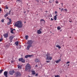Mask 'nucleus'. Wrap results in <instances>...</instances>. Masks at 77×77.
Here are the masks:
<instances>
[{
  "label": "nucleus",
  "mask_w": 77,
  "mask_h": 77,
  "mask_svg": "<svg viewBox=\"0 0 77 77\" xmlns=\"http://www.w3.org/2000/svg\"><path fill=\"white\" fill-rule=\"evenodd\" d=\"M11 23L10 22H8L7 23L8 25H9L10 24H11Z\"/></svg>",
  "instance_id": "7c9ffc66"
},
{
  "label": "nucleus",
  "mask_w": 77,
  "mask_h": 77,
  "mask_svg": "<svg viewBox=\"0 0 77 77\" xmlns=\"http://www.w3.org/2000/svg\"><path fill=\"white\" fill-rule=\"evenodd\" d=\"M55 77H60V76L59 75H55Z\"/></svg>",
  "instance_id": "cd10ccee"
},
{
  "label": "nucleus",
  "mask_w": 77,
  "mask_h": 77,
  "mask_svg": "<svg viewBox=\"0 0 77 77\" xmlns=\"http://www.w3.org/2000/svg\"><path fill=\"white\" fill-rule=\"evenodd\" d=\"M70 38H71V37H70Z\"/></svg>",
  "instance_id": "13d9d810"
},
{
  "label": "nucleus",
  "mask_w": 77,
  "mask_h": 77,
  "mask_svg": "<svg viewBox=\"0 0 77 77\" xmlns=\"http://www.w3.org/2000/svg\"><path fill=\"white\" fill-rule=\"evenodd\" d=\"M63 8H62L61 9V11H63Z\"/></svg>",
  "instance_id": "e433bc0d"
},
{
  "label": "nucleus",
  "mask_w": 77,
  "mask_h": 77,
  "mask_svg": "<svg viewBox=\"0 0 77 77\" xmlns=\"http://www.w3.org/2000/svg\"><path fill=\"white\" fill-rule=\"evenodd\" d=\"M8 71H5L4 73V75L5 77H8Z\"/></svg>",
  "instance_id": "9b49d317"
},
{
  "label": "nucleus",
  "mask_w": 77,
  "mask_h": 77,
  "mask_svg": "<svg viewBox=\"0 0 77 77\" xmlns=\"http://www.w3.org/2000/svg\"><path fill=\"white\" fill-rule=\"evenodd\" d=\"M2 8H0V12H2Z\"/></svg>",
  "instance_id": "c03bdc74"
},
{
  "label": "nucleus",
  "mask_w": 77,
  "mask_h": 77,
  "mask_svg": "<svg viewBox=\"0 0 77 77\" xmlns=\"http://www.w3.org/2000/svg\"><path fill=\"white\" fill-rule=\"evenodd\" d=\"M61 28H60V26H58L57 27V30H60Z\"/></svg>",
  "instance_id": "a878e982"
},
{
  "label": "nucleus",
  "mask_w": 77,
  "mask_h": 77,
  "mask_svg": "<svg viewBox=\"0 0 77 77\" xmlns=\"http://www.w3.org/2000/svg\"><path fill=\"white\" fill-rule=\"evenodd\" d=\"M49 2L50 3H52V0H50Z\"/></svg>",
  "instance_id": "72a5a7b5"
},
{
  "label": "nucleus",
  "mask_w": 77,
  "mask_h": 77,
  "mask_svg": "<svg viewBox=\"0 0 77 77\" xmlns=\"http://www.w3.org/2000/svg\"><path fill=\"white\" fill-rule=\"evenodd\" d=\"M25 23H26V22H25Z\"/></svg>",
  "instance_id": "4d7b16f0"
},
{
  "label": "nucleus",
  "mask_w": 77,
  "mask_h": 77,
  "mask_svg": "<svg viewBox=\"0 0 77 77\" xmlns=\"http://www.w3.org/2000/svg\"><path fill=\"white\" fill-rule=\"evenodd\" d=\"M26 11H24V13H26Z\"/></svg>",
  "instance_id": "09e8293b"
},
{
  "label": "nucleus",
  "mask_w": 77,
  "mask_h": 77,
  "mask_svg": "<svg viewBox=\"0 0 77 77\" xmlns=\"http://www.w3.org/2000/svg\"><path fill=\"white\" fill-rule=\"evenodd\" d=\"M57 14H56V15L54 17V19L55 21L57 19Z\"/></svg>",
  "instance_id": "f3484780"
},
{
  "label": "nucleus",
  "mask_w": 77,
  "mask_h": 77,
  "mask_svg": "<svg viewBox=\"0 0 77 77\" xmlns=\"http://www.w3.org/2000/svg\"><path fill=\"white\" fill-rule=\"evenodd\" d=\"M15 44L16 45L18 46V42L17 41L16 42Z\"/></svg>",
  "instance_id": "412c9836"
},
{
  "label": "nucleus",
  "mask_w": 77,
  "mask_h": 77,
  "mask_svg": "<svg viewBox=\"0 0 77 77\" xmlns=\"http://www.w3.org/2000/svg\"><path fill=\"white\" fill-rule=\"evenodd\" d=\"M23 26L22 22L20 21H17L16 22H15L14 23V26L19 27V28H21Z\"/></svg>",
  "instance_id": "f257e3e1"
},
{
  "label": "nucleus",
  "mask_w": 77,
  "mask_h": 77,
  "mask_svg": "<svg viewBox=\"0 0 77 77\" xmlns=\"http://www.w3.org/2000/svg\"><path fill=\"white\" fill-rule=\"evenodd\" d=\"M35 62L37 63L38 62H39V60L38 59H35Z\"/></svg>",
  "instance_id": "aec40b11"
},
{
  "label": "nucleus",
  "mask_w": 77,
  "mask_h": 77,
  "mask_svg": "<svg viewBox=\"0 0 77 77\" xmlns=\"http://www.w3.org/2000/svg\"><path fill=\"white\" fill-rule=\"evenodd\" d=\"M51 17H52V15H51Z\"/></svg>",
  "instance_id": "6e6d98bb"
},
{
  "label": "nucleus",
  "mask_w": 77,
  "mask_h": 77,
  "mask_svg": "<svg viewBox=\"0 0 77 77\" xmlns=\"http://www.w3.org/2000/svg\"><path fill=\"white\" fill-rule=\"evenodd\" d=\"M9 14V13H7L5 14V15L4 16L5 17H7L8 15Z\"/></svg>",
  "instance_id": "4be33fe9"
},
{
  "label": "nucleus",
  "mask_w": 77,
  "mask_h": 77,
  "mask_svg": "<svg viewBox=\"0 0 77 77\" xmlns=\"http://www.w3.org/2000/svg\"><path fill=\"white\" fill-rule=\"evenodd\" d=\"M61 5H63V3H61Z\"/></svg>",
  "instance_id": "3c124183"
},
{
  "label": "nucleus",
  "mask_w": 77,
  "mask_h": 77,
  "mask_svg": "<svg viewBox=\"0 0 77 77\" xmlns=\"http://www.w3.org/2000/svg\"><path fill=\"white\" fill-rule=\"evenodd\" d=\"M41 23V24H45V21L44 20V19H42L40 20Z\"/></svg>",
  "instance_id": "f8f14e48"
},
{
  "label": "nucleus",
  "mask_w": 77,
  "mask_h": 77,
  "mask_svg": "<svg viewBox=\"0 0 77 77\" xmlns=\"http://www.w3.org/2000/svg\"><path fill=\"white\" fill-rule=\"evenodd\" d=\"M46 60H51L52 59V57H50V54L48 53L46 55Z\"/></svg>",
  "instance_id": "7ed1b4c3"
},
{
  "label": "nucleus",
  "mask_w": 77,
  "mask_h": 77,
  "mask_svg": "<svg viewBox=\"0 0 77 77\" xmlns=\"http://www.w3.org/2000/svg\"><path fill=\"white\" fill-rule=\"evenodd\" d=\"M69 66V64H68V66Z\"/></svg>",
  "instance_id": "603ef678"
},
{
  "label": "nucleus",
  "mask_w": 77,
  "mask_h": 77,
  "mask_svg": "<svg viewBox=\"0 0 77 77\" xmlns=\"http://www.w3.org/2000/svg\"><path fill=\"white\" fill-rule=\"evenodd\" d=\"M64 11H67V9H64Z\"/></svg>",
  "instance_id": "58836bf2"
},
{
  "label": "nucleus",
  "mask_w": 77,
  "mask_h": 77,
  "mask_svg": "<svg viewBox=\"0 0 77 77\" xmlns=\"http://www.w3.org/2000/svg\"><path fill=\"white\" fill-rule=\"evenodd\" d=\"M17 67L19 69H21V66L19 65L17 66Z\"/></svg>",
  "instance_id": "6ab92c4d"
},
{
  "label": "nucleus",
  "mask_w": 77,
  "mask_h": 77,
  "mask_svg": "<svg viewBox=\"0 0 77 77\" xmlns=\"http://www.w3.org/2000/svg\"><path fill=\"white\" fill-rule=\"evenodd\" d=\"M66 64H68V63H69V61H68V62H66Z\"/></svg>",
  "instance_id": "f704fd0d"
},
{
  "label": "nucleus",
  "mask_w": 77,
  "mask_h": 77,
  "mask_svg": "<svg viewBox=\"0 0 77 77\" xmlns=\"http://www.w3.org/2000/svg\"><path fill=\"white\" fill-rule=\"evenodd\" d=\"M38 73H36L35 74V76H36V77H37V76H38Z\"/></svg>",
  "instance_id": "2f4dec72"
},
{
  "label": "nucleus",
  "mask_w": 77,
  "mask_h": 77,
  "mask_svg": "<svg viewBox=\"0 0 77 77\" xmlns=\"http://www.w3.org/2000/svg\"><path fill=\"white\" fill-rule=\"evenodd\" d=\"M11 10H10L9 13V15H10V14H11Z\"/></svg>",
  "instance_id": "473e14b6"
},
{
  "label": "nucleus",
  "mask_w": 77,
  "mask_h": 77,
  "mask_svg": "<svg viewBox=\"0 0 77 77\" xmlns=\"http://www.w3.org/2000/svg\"><path fill=\"white\" fill-rule=\"evenodd\" d=\"M61 61V60L60 59L59 60H57L55 61V62L56 63H59Z\"/></svg>",
  "instance_id": "dca6fc26"
},
{
  "label": "nucleus",
  "mask_w": 77,
  "mask_h": 77,
  "mask_svg": "<svg viewBox=\"0 0 77 77\" xmlns=\"http://www.w3.org/2000/svg\"><path fill=\"white\" fill-rule=\"evenodd\" d=\"M3 71V70L1 69L0 70V74H1V73H2V72Z\"/></svg>",
  "instance_id": "bb28decb"
},
{
  "label": "nucleus",
  "mask_w": 77,
  "mask_h": 77,
  "mask_svg": "<svg viewBox=\"0 0 77 77\" xmlns=\"http://www.w3.org/2000/svg\"><path fill=\"white\" fill-rule=\"evenodd\" d=\"M51 21H53V19L52 18H51Z\"/></svg>",
  "instance_id": "37998d69"
},
{
  "label": "nucleus",
  "mask_w": 77,
  "mask_h": 77,
  "mask_svg": "<svg viewBox=\"0 0 77 77\" xmlns=\"http://www.w3.org/2000/svg\"><path fill=\"white\" fill-rule=\"evenodd\" d=\"M5 9H9V8L8 7V6L7 5H6L5 6Z\"/></svg>",
  "instance_id": "393cba45"
},
{
  "label": "nucleus",
  "mask_w": 77,
  "mask_h": 77,
  "mask_svg": "<svg viewBox=\"0 0 77 77\" xmlns=\"http://www.w3.org/2000/svg\"><path fill=\"white\" fill-rule=\"evenodd\" d=\"M42 29L40 28L39 29L37 30V34H41L42 32H41V31H42Z\"/></svg>",
  "instance_id": "9d476101"
},
{
  "label": "nucleus",
  "mask_w": 77,
  "mask_h": 77,
  "mask_svg": "<svg viewBox=\"0 0 77 77\" xmlns=\"http://www.w3.org/2000/svg\"><path fill=\"white\" fill-rule=\"evenodd\" d=\"M15 73V71L14 70H11L9 72V74L12 75Z\"/></svg>",
  "instance_id": "423d86ee"
},
{
  "label": "nucleus",
  "mask_w": 77,
  "mask_h": 77,
  "mask_svg": "<svg viewBox=\"0 0 77 77\" xmlns=\"http://www.w3.org/2000/svg\"><path fill=\"white\" fill-rule=\"evenodd\" d=\"M59 9H60V8H59Z\"/></svg>",
  "instance_id": "5fc2aeb1"
},
{
  "label": "nucleus",
  "mask_w": 77,
  "mask_h": 77,
  "mask_svg": "<svg viewBox=\"0 0 77 77\" xmlns=\"http://www.w3.org/2000/svg\"><path fill=\"white\" fill-rule=\"evenodd\" d=\"M35 67H38V65H35Z\"/></svg>",
  "instance_id": "a18cd8bd"
},
{
  "label": "nucleus",
  "mask_w": 77,
  "mask_h": 77,
  "mask_svg": "<svg viewBox=\"0 0 77 77\" xmlns=\"http://www.w3.org/2000/svg\"><path fill=\"white\" fill-rule=\"evenodd\" d=\"M35 1H36L37 2H39V0H35Z\"/></svg>",
  "instance_id": "a19ab883"
},
{
  "label": "nucleus",
  "mask_w": 77,
  "mask_h": 77,
  "mask_svg": "<svg viewBox=\"0 0 77 77\" xmlns=\"http://www.w3.org/2000/svg\"><path fill=\"white\" fill-rule=\"evenodd\" d=\"M32 45H28L27 47L26 50H29V48H30V47H32Z\"/></svg>",
  "instance_id": "6e6552de"
},
{
  "label": "nucleus",
  "mask_w": 77,
  "mask_h": 77,
  "mask_svg": "<svg viewBox=\"0 0 77 77\" xmlns=\"http://www.w3.org/2000/svg\"><path fill=\"white\" fill-rule=\"evenodd\" d=\"M19 61L22 62V63H25V60L23 59V57L19 58Z\"/></svg>",
  "instance_id": "39448f33"
},
{
  "label": "nucleus",
  "mask_w": 77,
  "mask_h": 77,
  "mask_svg": "<svg viewBox=\"0 0 77 77\" xmlns=\"http://www.w3.org/2000/svg\"><path fill=\"white\" fill-rule=\"evenodd\" d=\"M32 56V55H26L25 57V58H28V57H31Z\"/></svg>",
  "instance_id": "ddd939ff"
},
{
  "label": "nucleus",
  "mask_w": 77,
  "mask_h": 77,
  "mask_svg": "<svg viewBox=\"0 0 77 77\" xmlns=\"http://www.w3.org/2000/svg\"><path fill=\"white\" fill-rule=\"evenodd\" d=\"M55 2H56V4H59V2H58V1L57 0Z\"/></svg>",
  "instance_id": "c85d7f7f"
},
{
  "label": "nucleus",
  "mask_w": 77,
  "mask_h": 77,
  "mask_svg": "<svg viewBox=\"0 0 77 77\" xmlns=\"http://www.w3.org/2000/svg\"><path fill=\"white\" fill-rule=\"evenodd\" d=\"M13 38H14V36H10L9 38L10 41H12Z\"/></svg>",
  "instance_id": "4468645a"
},
{
  "label": "nucleus",
  "mask_w": 77,
  "mask_h": 77,
  "mask_svg": "<svg viewBox=\"0 0 77 77\" xmlns=\"http://www.w3.org/2000/svg\"><path fill=\"white\" fill-rule=\"evenodd\" d=\"M18 2H19V1H20L21 0H17Z\"/></svg>",
  "instance_id": "49530a36"
},
{
  "label": "nucleus",
  "mask_w": 77,
  "mask_h": 77,
  "mask_svg": "<svg viewBox=\"0 0 77 77\" xmlns=\"http://www.w3.org/2000/svg\"><path fill=\"white\" fill-rule=\"evenodd\" d=\"M8 34H9L8 32H7L3 34V36L5 38H7L8 37Z\"/></svg>",
  "instance_id": "1a4fd4ad"
},
{
  "label": "nucleus",
  "mask_w": 77,
  "mask_h": 77,
  "mask_svg": "<svg viewBox=\"0 0 77 77\" xmlns=\"http://www.w3.org/2000/svg\"><path fill=\"white\" fill-rule=\"evenodd\" d=\"M15 76L16 77H20L21 76V74L20 72H17L15 73Z\"/></svg>",
  "instance_id": "20e7f679"
},
{
  "label": "nucleus",
  "mask_w": 77,
  "mask_h": 77,
  "mask_svg": "<svg viewBox=\"0 0 77 77\" xmlns=\"http://www.w3.org/2000/svg\"><path fill=\"white\" fill-rule=\"evenodd\" d=\"M56 47H57L58 48H61V47H60V45H57L56 46Z\"/></svg>",
  "instance_id": "a211bd4d"
},
{
  "label": "nucleus",
  "mask_w": 77,
  "mask_h": 77,
  "mask_svg": "<svg viewBox=\"0 0 77 77\" xmlns=\"http://www.w3.org/2000/svg\"><path fill=\"white\" fill-rule=\"evenodd\" d=\"M62 7H63V5H62Z\"/></svg>",
  "instance_id": "864d4df0"
},
{
  "label": "nucleus",
  "mask_w": 77,
  "mask_h": 77,
  "mask_svg": "<svg viewBox=\"0 0 77 77\" xmlns=\"http://www.w3.org/2000/svg\"><path fill=\"white\" fill-rule=\"evenodd\" d=\"M2 41V39L0 38V42H1Z\"/></svg>",
  "instance_id": "4c0bfd02"
},
{
  "label": "nucleus",
  "mask_w": 77,
  "mask_h": 77,
  "mask_svg": "<svg viewBox=\"0 0 77 77\" xmlns=\"http://www.w3.org/2000/svg\"><path fill=\"white\" fill-rule=\"evenodd\" d=\"M46 62H47V63H49V62H50V61H46Z\"/></svg>",
  "instance_id": "c9c22d12"
},
{
  "label": "nucleus",
  "mask_w": 77,
  "mask_h": 77,
  "mask_svg": "<svg viewBox=\"0 0 77 77\" xmlns=\"http://www.w3.org/2000/svg\"><path fill=\"white\" fill-rule=\"evenodd\" d=\"M14 32L13 30L11 29V33L12 34H14V32Z\"/></svg>",
  "instance_id": "5701e85b"
},
{
  "label": "nucleus",
  "mask_w": 77,
  "mask_h": 77,
  "mask_svg": "<svg viewBox=\"0 0 77 77\" xmlns=\"http://www.w3.org/2000/svg\"><path fill=\"white\" fill-rule=\"evenodd\" d=\"M31 66H30V65L29 64H27L26 66V69L25 71H27L28 69H31Z\"/></svg>",
  "instance_id": "f03ea898"
},
{
  "label": "nucleus",
  "mask_w": 77,
  "mask_h": 77,
  "mask_svg": "<svg viewBox=\"0 0 77 77\" xmlns=\"http://www.w3.org/2000/svg\"><path fill=\"white\" fill-rule=\"evenodd\" d=\"M25 39L26 40H27V39H28V35H25Z\"/></svg>",
  "instance_id": "b1692460"
},
{
  "label": "nucleus",
  "mask_w": 77,
  "mask_h": 77,
  "mask_svg": "<svg viewBox=\"0 0 77 77\" xmlns=\"http://www.w3.org/2000/svg\"><path fill=\"white\" fill-rule=\"evenodd\" d=\"M45 12H46V13H47V12H48V11H45Z\"/></svg>",
  "instance_id": "de8ad7c7"
},
{
  "label": "nucleus",
  "mask_w": 77,
  "mask_h": 77,
  "mask_svg": "<svg viewBox=\"0 0 77 77\" xmlns=\"http://www.w3.org/2000/svg\"><path fill=\"white\" fill-rule=\"evenodd\" d=\"M32 75H35V72L34 70H32Z\"/></svg>",
  "instance_id": "2eb2a0df"
},
{
  "label": "nucleus",
  "mask_w": 77,
  "mask_h": 77,
  "mask_svg": "<svg viewBox=\"0 0 77 77\" xmlns=\"http://www.w3.org/2000/svg\"><path fill=\"white\" fill-rule=\"evenodd\" d=\"M49 19H50V18H49Z\"/></svg>",
  "instance_id": "bf43d9fd"
},
{
  "label": "nucleus",
  "mask_w": 77,
  "mask_h": 77,
  "mask_svg": "<svg viewBox=\"0 0 77 77\" xmlns=\"http://www.w3.org/2000/svg\"><path fill=\"white\" fill-rule=\"evenodd\" d=\"M9 22L11 23L12 22V20H11V19H9Z\"/></svg>",
  "instance_id": "c756f323"
},
{
  "label": "nucleus",
  "mask_w": 77,
  "mask_h": 77,
  "mask_svg": "<svg viewBox=\"0 0 77 77\" xmlns=\"http://www.w3.org/2000/svg\"><path fill=\"white\" fill-rule=\"evenodd\" d=\"M27 44L28 45H32V44H33V41L30 40H29L27 42Z\"/></svg>",
  "instance_id": "0eeeda50"
},
{
  "label": "nucleus",
  "mask_w": 77,
  "mask_h": 77,
  "mask_svg": "<svg viewBox=\"0 0 77 77\" xmlns=\"http://www.w3.org/2000/svg\"><path fill=\"white\" fill-rule=\"evenodd\" d=\"M1 22L3 23V22H4V20H2Z\"/></svg>",
  "instance_id": "79ce46f5"
},
{
  "label": "nucleus",
  "mask_w": 77,
  "mask_h": 77,
  "mask_svg": "<svg viewBox=\"0 0 77 77\" xmlns=\"http://www.w3.org/2000/svg\"><path fill=\"white\" fill-rule=\"evenodd\" d=\"M57 11H55V14H57Z\"/></svg>",
  "instance_id": "ea45409f"
},
{
  "label": "nucleus",
  "mask_w": 77,
  "mask_h": 77,
  "mask_svg": "<svg viewBox=\"0 0 77 77\" xmlns=\"http://www.w3.org/2000/svg\"><path fill=\"white\" fill-rule=\"evenodd\" d=\"M13 30H15V29H13Z\"/></svg>",
  "instance_id": "8fccbe9b"
}]
</instances>
